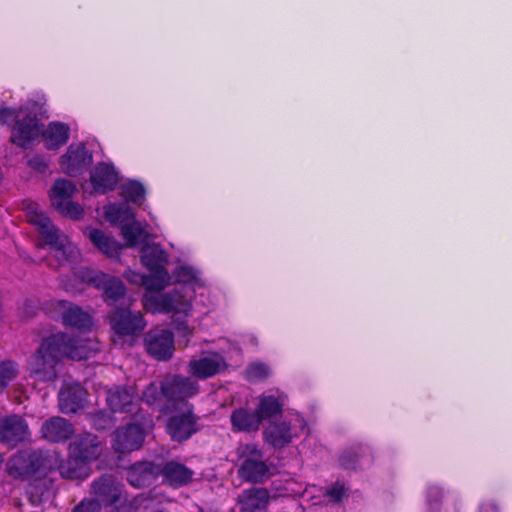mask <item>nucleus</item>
Instances as JSON below:
<instances>
[{"instance_id": "f257e3e1", "label": "nucleus", "mask_w": 512, "mask_h": 512, "mask_svg": "<svg viewBox=\"0 0 512 512\" xmlns=\"http://www.w3.org/2000/svg\"><path fill=\"white\" fill-rule=\"evenodd\" d=\"M20 112L24 115L15 121L11 129L10 142L26 150L32 148L36 142H39L44 133L42 116L46 110L44 103L29 100L20 108Z\"/></svg>"}, {"instance_id": "f03ea898", "label": "nucleus", "mask_w": 512, "mask_h": 512, "mask_svg": "<svg viewBox=\"0 0 512 512\" xmlns=\"http://www.w3.org/2000/svg\"><path fill=\"white\" fill-rule=\"evenodd\" d=\"M56 451H20L7 462L8 474L15 479H29L48 474L51 463L57 461Z\"/></svg>"}, {"instance_id": "7ed1b4c3", "label": "nucleus", "mask_w": 512, "mask_h": 512, "mask_svg": "<svg viewBox=\"0 0 512 512\" xmlns=\"http://www.w3.org/2000/svg\"><path fill=\"white\" fill-rule=\"evenodd\" d=\"M38 227L39 234L45 243L54 251L59 264L75 261L78 256L77 248L69 241L68 237L61 235L51 219L44 213L35 212L30 220Z\"/></svg>"}, {"instance_id": "20e7f679", "label": "nucleus", "mask_w": 512, "mask_h": 512, "mask_svg": "<svg viewBox=\"0 0 512 512\" xmlns=\"http://www.w3.org/2000/svg\"><path fill=\"white\" fill-rule=\"evenodd\" d=\"M242 463L238 469L239 477L247 483H264L270 477V469L264 461V453L257 445L248 443L239 455Z\"/></svg>"}, {"instance_id": "39448f33", "label": "nucleus", "mask_w": 512, "mask_h": 512, "mask_svg": "<svg viewBox=\"0 0 512 512\" xmlns=\"http://www.w3.org/2000/svg\"><path fill=\"white\" fill-rule=\"evenodd\" d=\"M77 192L76 185L65 178H58L49 193L51 205L62 216L72 220H79L84 215V210L77 202L72 201V197Z\"/></svg>"}, {"instance_id": "423d86ee", "label": "nucleus", "mask_w": 512, "mask_h": 512, "mask_svg": "<svg viewBox=\"0 0 512 512\" xmlns=\"http://www.w3.org/2000/svg\"><path fill=\"white\" fill-rule=\"evenodd\" d=\"M184 408L183 411L172 414L166 420V433L172 441L177 443L189 440L201 429L200 417L195 414L194 405L186 403Z\"/></svg>"}, {"instance_id": "0eeeda50", "label": "nucleus", "mask_w": 512, "mask_h": 512, "mask_svg": "<svg viewBox=\"0 0 512 512\" xmlns=\"http://www.w3.org/2000/svg\"><path fill=\"white\" fill-rule=\"evenodd\" d=\"M41 351H48L59 362L63 358L81 360L85 357L79 340L65 332H58L45 338L41 342Z\"/></svg>"}, {"instance_id": "6e6552de", "label": "nucleus", "mask_w": 512, "mask_h": 512, "mask_svg": "<svg viewBox=\"0 0 512 512\" xmlns=\"http://www.w3.org/2000/svg\"><path fill=\"white\" fill-rule=\"evenodd\" d=\"M31 431L26 419L18 414L3 416L0 420V444L14 449L29 442Z\"/></svg>"}, {"instance_id": "1a4fd4ad", "label": "nucleus", "mask_w": 512, "mask_h": 512, "mask_svg": "<svg viewBox=\"0 0 512 512\" xmlns=\"http://www.w3.org/2000/svg\"><path fill=\"white\" fill-rule=\"evenodd\" d=\"M87 283L101 291L104 302L112 306L126 295V286L117 276L101 271L89 270L86 273Z\"/></svg>"}, {"instance_id": "9d476101", "label": "nucleus", "mask_w": 512, "mask_h": 512, "mask_svg": "<svg viewBox=\"0 0 512 512\" xmlns=\"http://www.w3.org/2000/svg\"><path fill=\"white\" fill-rule=\"evenodd\" d=\"M166 401L170 404L188 403L199 393L198 381L189 376L170 374L163 378Z\"/></svg>"}, {"instance_id": "9b49d317", "label": "nucleus", "mask_w": 512, "mask_h": 512, "mask_svg": "<svg viewBox=\"0 0 512 512\" xmlns=\"http://www.w3.org/2000/svg\"><path fill=\"white\" fill-rule=\"evenodd\" d=\"M144 345L153 359L167 361L175 351L174 334L169 329L150 330L144 337Z\"/></svg>"}, {"instance_id": "f8f14e48", "label": "nucleus", "mask_w": 512, "mask_h": 512, "mask_svg": "<svg viewBox=\"0 0 512 512\" xmlns=\"http://www.w3.org/2000/svg\"><path fill=\"white\" fill-rule=\"evenodd\" d=\"M124 484L112 474H103L91 484V492L100 506H112L120 502Z\"/></svg>"}, {"instance_id": "ddd939ff", "label": "nucleus", "mask_w": 512, "mask_h": 512, "mask_svg": "<svg viewBox=\"0 0 512 512\" xmlns=\"http://www.w3.org/2000/svg\"><path fill=\"white\" fill-rule=\"evenodd\" d=\"M109 323L112 330L119 336H135L140 334L145 326L141 312L131 311L125 308H117L111 312Z\"/></svg>"}, {"instance_id": "4468645a", "label": "nucleus", "mask_w": 512, "mask_h": 512, "mask_svg": "<svg viewBox=\"0 0 512 512\" xmlns=\"http://www.w3.org/2000/svg\"><path fill=\"white\" fill-rule=\"evenodd\" d=\"M92 162V152L81 142L71 143L60 160L63 171L71 177L83 174L91 166Z\"/></svg>"}, {"instance_id": "2eb2a0df", "label": "nucleus", "mask_w": 512, "mask_h": 512, "mask_svg": "<svg viewBox=\"0 0 512 512\" xmlns=\"http://www.w3.org/2000/svg\"><path fill=\"white\" fill-rule=\"evenodd\" d=\"M146 431L142 424L128 423L116 428L113 433L112 446L116 452H131L142 447Z\"/></svg>"}, {"instance_id": "dca6fc26", "label": "nucleus", "mask_w": 512, "mask_h": 512, "mask_svg": "<svg viewBox=\"0 0 512 512\" xmlns=\"http://www.w3.org/2000/svg\"><path fill=\"white\" fill-rule=\"evenodd\" d=\"M106 402L113 413H131L138 405L133 386L116 385L107 391Z\"/></svg>"}, {"instance_id": "f3484780", "label": "nucleus", "mask_w": 512, "mask_h": 512, "mask_svg": "<svg viewBox=\"0 0 512 512\" xmlns=\"http://www.w3.org/2000/svg\"><path fill=\"white\" fill-rule=\"evenodd\" d=\"M125 470L127 482L137 489L150 486L160 475V465L152 461H137Z\"/></svg>"}, {"instance_id": "a211bd4d", "label": "nucleus", "mask_w": 512, "mask_h": 512, "mask_svg": "<svg viewBox=\"0 0 512 512\" xmlns=\"http://www.w3.org/2000/svg\"><path fill=\"white\" fill-rule=\"evenodd\" d=\"M66 326L85 331L93 325V318L80 306L66 300H58L54 306Z\"/></svg>"}, {"instance_id": "6ab92c4d", "label": "nucleus", "mask_w": 512, "mask_h": 512, "mask_svg": "<svg viewBox=\"0 0 512 512\" xmlns=\"http://www.w3.org/2000/svg\"><path fill=\"white\" fill-rule=\"evenodd\" d=\"M188 367L189 372L194 377L205 380L223 372L227 364L221 354L214 352L210 355L190 360Z\"/></svg>"}, {"instance_id": "aec40b11", "label": "nucleus", "mask_w": 512, "mask_h": 512, "mask_svg": "<svg viewBox=\"0 0 512 512\" xmlns=\"http://www.w3.org/2000/svg\"><path fill=\"white\" fill-rule=\"evenodd\" d=\"M271 494L267 488L251 487L244 489L237 499L240 512H267Z\"/></svg>"}, {"instance_id": "412c9836", "label": "nucleus", "mask_w": 512, "mask_h": 512, "mask_svg": "<svg viewBox=\"0 0 512 512\" xmlns=\"http://www.w3.org/2000/svg\"><path fill=\"white\" fill-rule=\"evenodd\" d=\"M59 406L64 414H76L83 410L87 401V391L79 383L68 384L59 392Z\"/></svg>"}, {"instance_id": "4be33fe9", "label": "nucleus", "mask_w": 512, "mask_h": 512, "mask_svg": "<svg viewBox=\"0 0 512 512\" xmlns=\"http://www.w3.org/2000/svg\"><path fill=\"white\" fill-rule=\"evenodd\" d=\"M59 361L48 351H41V345L37 352L31 357L29 369L31 376L40 381H51L57 377L56 366Z\"/></svg>"}, {"instance_id": "5701e85b", "label": "nucleus", "mask_w": 512, "mask_h": 512, "mask_svg": "<svg viewBox=\"0 0 512 512\" xmlns=\"http://www.w3.org/2000/svg\"><path fill=\"white\" fill-rule=\"evenodd\" d=\"M58 456L55 463H51L49 473L52 471H59L60 475L66 479H84L89 475V462L78 459L75 455H69L65 460L62 455L56 451Z\"/></svg>"}, {"instance_id": "b1692460", "label": "nucleus", "mask_w": 512, "mask_h": 512, "mask_svg": "<svg viewBox=\"0 0 512 512\" xmlns=\"http://www.w3.org/2000/svg\"><path fill=\"white\" fill-rule=\"evenodd\" d=\"M73 433V424L60 416L50 417L41 426L42 437L51 443H64L72 437Z\"/></svg>"}, {"instance_id": "393cba45", "label": "nucleus", "mask_w": 512, "mask_h": 512, "mask_svg": "<svg viewBox=\"0 0 512 512\" xmlns=\"http://www.w3.org/2000/svg\"><path fill=\"white\" fill-rule=\"evenodd\" d=\"M141 263L157 275L168 276L165 265L168 263L166 250L158 243H145L141 247Z\"/></svg>"}, {"instance_id": "a878e982", "label": "nucleus", "mask_w": 512, "mask_h": 512, "mask_svg": "<svg viewBox=\"0 0 512 512\" xmlns=\"http://www.w3.org/2000/svg\"><path fill=\"white\" fill-rule=\"evenodd\" d=\"M98 437L91 433L77 435L70 443V453L82 461L93 462L101 453Z\"/></svg>"}, {"instance_id": "bb28decb", "label": "nucleus", "mask_w": 512, "mask_h": 512, "mask_svg": "<svg viewBox=\"0 0 512 512\" xmlns=\"http://www.w3.org/2000/svg\"><path fill=\"white\" fill-rule=\"evenodd\" d=\"M90 181L96 192L105 194L115 189L119 175L112 163L99 162L91 172Z\"/></svg>"}, {"instance_id": "cd10ccee", "label": "nucleus", "mask_w": 512, "mask_h": 512, "mask_svg": "<svg viewBox=\"0 0 512 512\" xmlns=\"http://www.w3.org/2000/svg\"><path fill=\"white\" fill-rule=\"evenodd\" d=\"M295 437L297 435L293 434L291 424L286 421L271 422L263 431L265 443L274 449L287 447Z\"/></svg>"}, {"instance_id": "c85d7f7f", "label": "nucleus", "mask_w": 512, "mask_h": 512, "mask_svg": "<svg viewBox=\"0 0 512 512\" xmlns=\"http://www.w3.org/2000/svg\"><path fill=\"white\" fill-rule=\"evenodd\" d=\"M372 449L363 444H353L344 449L338 458L339 465L345 470H357L360 465L366 462H372Z\"/></svg>"}, {"instance_id": "c756f323", "label": "nucleus", "mask_w": 512, "mask_h": 512, "mask_svg": "<svg viewBox=\"0 0 512 512\" xmlns=\"http://www.w3.org/2000/svg\"><path fill=\"white\" fill-rule=\"evenodd\" d=\"M160 475L170 486L179 488L191 482L194 472L182 463L169 461L160 466Z\"/></svg>"}, {"instance_id": "7c9ffc66", "label": "nucleus", "mask_w": 512, "mask_h": 512, "mask_svg": "<svg viewBox=\"0 0 512 512\" xmlns=\"http://www.w3.org/2000/svg\"><path fill=\"white\" fill-rule=\"evenodd\" d=\"M233 432L251 433L259 430L261 422L255 410L236 408L230 415Z\"/></svg>"}, {"instance_id": "2f4dec72", "label": "nucleus", "mask_w": 512, "mask_h": 512, "mask_svg": "<svg viewBox=\"0 0 512 512\" xmlns=\"http://www.w3.org/2000/svg\"><path fill=\"white\" fill-rule=\"evenodd\" d=\"M85 235L98 248V250L105 254L107 257H119L122 245L113 237L106 235L101 229L87 228Z\"/></svg>"}, {"instance_id": "473e14b6", "label": "nucleus", "mask_w": 512, "mask_h": 512, "mask_svg": "<svg viewBox=\"0 0 512 512\" xmlns=\"http://www.w3.org/2000/svg\"><path fill=\"white\" fill-rule=\"evenodd\" d=\"M45 141V147L48 150H56L65 145L70 137V127L66 123L51 122L44 126V133L42 136Z\"/></svg>"}, {"instance_id": "72a5a7b5", "label": "nucleus", "mask_w": 512, "mask_h": 512, "mask_svg": "<svg viewBox=\"0 0 512 512\" xmlns=\"http://www.w3.org/2000/svg\"><path fill=\"white\" fill-rule=\"evenodd\" d=\"M41 476V474H38ZM43 477H35L27 487L29 500L33 505H40L48 501L53 495V481L42 474Z\"/></svg>"}, {"instance_id": "f704fd0d", "label": "nucleus", "mask_w": 512, "mask_h": 512, "mask_svg": "<svg viewBox=\"0 0 512 512\" xmlns=\"http://www.w3.org/2000/svg\"><path fill=\"white\" fill-rule=\"evenodd\" d=\"M284 406L285 402L281 397H276L274 395H261L255 411L262 423L281 416Z\"/></svg>"}, {"instance_id": "c9c22d12", "label": "nucleus", "mask_w": 512, "mask_h": 512, "mask_svg": "<svg viewBox=\"0 0 512 512\" xmlns=\"http://www.w3.org/2000/svg\"><path fill=\"white\" fill-rule=\"evenodd\" d=\"M163 399L166 400V393L164 390V381L150 382L142 392L141 400L154 410L164 412Z\"/></svg>"}, {"instance_id": "e433bc0d", "label": "nucleus", "mask_w": 512, "mask_h": 512, "mask_svg": "<svg viewBox=\"0 0 512 512\" xmlns=\"http://www.w3.org/2000/svg\"><path fill=\"white\" fill-rule=\"evenodd\" d=\"M121 233L126 241V246L135 248L144 242L147 233L141 224L135 219L131 223H125L121 227Z\"/></svg>"}, {"instance_id": "4c0bfd02", "label": "nucleus", "mask_w": 512, "mask_h": 512, "mask_svg": "<svg viewBox=\"0 0 512 512\" xmlns=\"http://www.w3.org/2000/svg\"><path fill=\"white\" fill-rule=\"evenodd\" d=\"M105 217L110 223L120 225L134 220L135 214L128 204H110L105 209Z\"/></svg>"}, {"instance_id": "58836bf2", "label": "nucleus", "mask_w": 512, "mask_h": 512, "mask_svg": "<svg viewBox=\"0 0 512 512\" xmlns=\"http://www.w3.org/2000/svg\"><path fill=\"white\" fill-rule=\"evenodd\" d=\"M146 190L143 184L136 180H130L121 186V197L126 202L141 205L145 200Z\"/></svg>"}, {"instance_id": "ea45409f", "label": "nucleus", "mask_w": 512, "mask_h": 512, "mask_svg": "<svg viewBox=\"0 0 512 512\" xmlns=\"http://www.w3.org/2000/svg\"><path fill=\"white\" fill-rule=\"evenodd\" d=\"M350 495V490L344 482L336 480L330 486L326 487L323 496L328 499L329 503L341 505Z\"/></svg>"}, {"instance_id": "a19ab883", "label": "nucleus", "mask_w": 512, "mask_h": 512, "mask_svg": "<svg viewBox=\"0 0 512 512\" xmlns=\"http://www.w3.org/2000/svg\"><path fill=\"white\" fill-rule=\"evenodd\" d=\"M125 276L126 279L132 283H137L139 280H141L142 284L148 290H161L165 287L166 284L164 279L160 280L157 276H143L131 270H128L125 273Z\"/></svg>"}, {"instance_id": "79ce46f5", "label": "nucleus", "mask_w": 512, "mask_h": 512, "mask_svg": "<svg viewBox=\"0 0 512 512\" xmlns=\"http://www.w3.org/2000/svg\"><path fill=\"white\" fill-rule=\"evenodd\" d=\"M90 425L97 431L110 429L114 422L112 416L103 410H98L88 415Z\"/></svg>"}, {"instance_id": "37998d69", "label": "nucleus", "mask_w": 512, "mask_h": 512, "mask_svg": "<svg viewBox=\"0 0 512 512\" xmlns=\"http://www.w3.org/2000/svg\"><path fill=\"white\" fill-rule=\"evenodd\" d=\"M17 375V364L10 360L0 362V393Z\"/></svg>"}, {"instance_id": "c03bdc74", "label": "nucleus", "mask_w": 512, "mask_h": 512, "mask_svg": "<svg viewBox=\"0 0 512 512\" xmlns=\"http://www.w3.org/2000/svg\"><path fill=\"white\" fill-rule=\"evenodd\" d=\"M270 375V368L264 363H252L246 368V378L249 381L265 380Z\"/></svg>"}, {"instance_id": "a18cd8bd", "label": "nucleus", "mask_w": 512, "mask_h": 512, "mask_svg": "<svg viewBox=\"0 0 512 512\" xmlns=\"http://www.w3.org/2000/svg\"><path fill=\"white\" fill-rule=\"evenodd\" d=\"M444 497L443 489L435 484L428 485L426 501L431 510H438Z\"/></svg>"}, {"instance_id": "49530a36", "label": "nucleus", "mask_w": 512, "mask_h": 512, "mask_svg": "<svg viewBox=\"0 0 512 512\" xmlns=\"http://www.w3.org/2000/svg\"><path fill=\"white\" fill-rule=\"evenodd\" d=\"M28 166L39 172L46 173L48 170V163L42 155H35L28 160Z\"/></svg>"}, {"instance_id": "de8ad7c7", "label": "nucleus", "mask_w": 512, "mask_h": 512, "mask_svg": "<svg viewBox=\"0 0 512 512\" xmlns=\"http://www.w3.org/2000/svg\"><path fill=\"white\" fill-rule=\"evenodd\" d=\"M157 307L159 310L163 312H173L176 311V304L173 298L170 295H161L156 301Z\"/></svg>"}, {"instance_id": "09e8293b", "label": "nucleus", "mask_w": 512, "mask_h": 512, "mask_svg": "<svg viewBox=\"0 0 512 512\" xmlns=\"http://www.w3.org/2000/svg\"><path fill=\"white\" fill-rule=\"evenodd\" d=\"M72 512H101V508L96 501L84 499L73 508Z\"/></svg>"}, {"instance_id": "8fccbe9b", "label": "nucleus", "mask_w": 512, "mask_h": 512, "mask_svg": "<svg viewBox=\"0 0 512 512\" xmlns=\"http://www.w3.org/2000/svg\"><path fill=\"white\" fill-rule=\"evenodd\" d=\"M17 113L13 108H1L0 109V122L3 124H10L12 121H16Z\"/></svg>"}, {"instance_id": "3c124183", "label": "nucleus", "mask_w": 512, "mask_h": 512, "mask_svg": "<svg viewBox=\"0 0 512 512\" xmlns=\"http://www.w3.org/2000/svg\"><path fill=\"white\" fill-rule=\"evenodd\" d=\"M479 512H498V507L493 502L483 503L480 505Z\"/></svg>"}, {"instance_id": "603ef678", "label": "nucleus", "mask_w": 512, "mask_h": 512, "mask_svg": "<svg viewBox=\"0 0 512 512\" xmlns=\"http://www.w3.org/2000/svg\"><path fill=\"white\" fill-rule=\"evenodd\" d=\"M176 329L182 334V336H187L190 334L189 326L186 321L177 322Z\"/></svg>"}, {"instance_id": "864d4df0", "label": "nucleus", "mask_w": 512, "mask_h": 512, "mask_svg": "<svg viewBox=\"0 0 512 512\" xmlns=\"http://www.w3.org/2000/svg\"><path fill=\"white\" fill-rule=\"evenodd\" d=\"M301 427H302V429L306 428L307 427L306 422H304Z\"/></svg>"}, {"instance_id": "5fc2aeb1", "label": "nucleus", "mask_w": 512, "mask_h": 512, "mask_svg": "<svg viewBox=\"0 0 512 512\" xmlns=\"http://www.w3.org/2000/svg\"><path fill=\"white\" fill-rule=\"evenodd\" d=\"M3 462V458L2 456L0 455V464Z\"/></svg>"}]
</instances>
